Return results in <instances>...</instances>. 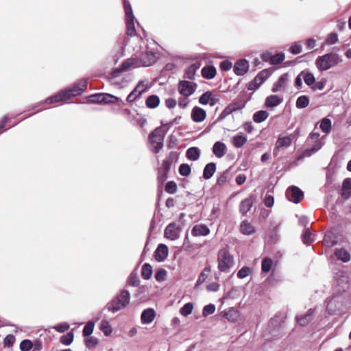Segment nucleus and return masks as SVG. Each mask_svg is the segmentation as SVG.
<instances>
[{"instance_id": "26", "label": "nucleus", "mask_w": 351, "mask_h": 351, "mask_svg": "<svg viewBox=\"0 0 351 351\" xmlns=\"http://www.w3.org/2000/svg\"><path fill=\"white\" fill-rule=\"evenodd\" d=\"M288 80V74L285 73L280 76L278 81L274 84L272 87V92L276 93L281 90L282 88L285 87L286 82Z\"/></svg>"}, {"instance_id": "1", "label": "nucleus", "mask_w": 351, "mask_h": 351, "mask_svg": "<svg viewBox=\"0 0 351 351\" xmlns=\"http://www.w3.org/2000/svg\"><path fill=\"white\" fill-rule=\"evenodd\" d=\"M87 80L82 78L75 82L70 88L61 90L53 95L57 103L70 99L72 97L81 95L87 88Z\"/></svg>"}, {"instance_id": "31", "label": "nucleus", "mask_w": 351, "mask_h": 351, "mask_svg": "<svg viewBox=\"0 0 351 351\" xmlns=\"http://www.w3.org/2000/svg\"><path fill=\"white\" fill-rule=\"evenodd\" d=\"M269 114L267 110H261L254 113L252 119L255 123H260L267 119Z\"/></svg>"}, {"instance_id": "12", "label": "nucleus", "mask_w": 351, "mask_h": 351, "mask_svg": "<svg viewBox=\"0 0 351 351\" xmlns=\"http://www.w3.org/2000/svg\"><path fill=\"white\" fill-rule=\"evenodd\" d=\"M197 84L186 80H180L178 83V91L180 94L184 96H189L195 91Z\"/></svg>"}, {"instance_id": "3", "label": "nucleus", "mask_w": 351, "mask_h": 351, "mask_svg": "<svg viewBox=\"0 0 351 351\" xmlns=\"http://www.w3.org/2000/svg\"><path fill=\"white\" fill-rule=\"evenodd\" d=\"M88 104H118L119 105H125V102L119 97H117L110 93H95L89 95L87 97Z\"/></svg>"}, {"instance_id": "7", "label": "nucleus", "mask_w": 351, "mask_h": 351, "mask_svg": "<svg viewBox=\"0 0 351 351\" xmlns=\"http://www.w3.org/2000/svg\"><path fill=\"white\" fill-rule=\"evenodd\" d=\"M326 302V309L330 315L342 312L346 306L341 296H335Z\"/></svg>"}, {"instance_id": "28", "label": "nucleus", "mask_w": 351, "mask_h": 351, "mask_svg": "<svg viewBox=\"0 0 351 351\" xmlns=\"http://www.w3.org/2000/svg\"><path fill=\"white\" fill-rule=\"evenodd\" d=\"M271 71L269 69H265L260 72L256 75L254 79V82H257L260 86L271 75Z\"/></svg>"}, {"instance_id": "4", "label": "nucleus", "mask_w": 351, "mask_h": 351, "mask_svg": "<svg viewBox=\"0 0 351 351\" xmlns=\"http://www.w3.org/2000/svg\"><path fill=\"white\" fill-rule=\"evenodd\" d=\"M166 133L167 131L164 130L162 127H158L149 133L148 141L153 153L158 154L162 148Z\"/></svg>"}, {"instance_id": "52", "label": "nucleus", "mask_w": 351, "mask_h": 351, "mask_svg": "<svg viewBox=\"0 0 351 351\" xmlns=\"http://www.w3.org/2000/svg\"><path fill=\"white\" fill-rule=\"evenodd\" d=\"M193 308V303L188 302L185 304L180 309V313L181 315H182L184 317H186L189 314L191 313Z\"/></svg>"}, {"instance_id": "24", "label": "nucleus", "mask_w": 351, "mask_h": 351, "mask_svg": "<svg viewBox=\"0 0 351 351\" xmlns=\"http://www.w3.org/2000/svg\"><path fill=\"white\" fill-rule=\"evenodd\" d=\"M105 308L110 312L116 313L122 308H125L122 306L121 302L116 298H113L107 303Z\"/></svg>"}, {"instance_id": "61", "label": "nucleus", "mask_w": 351, "mask_h": 351, "mask_svg": "<svg viewBox=\"0 0 351 351\" xmlns=\"http://www.w3.org/2000/svg\"><path fill=\"white\" fill-rule=\"evenodd\" d=\"M234 111L230 107L229 105H228L221 112V113L219 115V117L217 119L216 121H219L225 119L228 115L233 112Z\"/></svg>"}, {"instance_id": "18", "label": "nucleus", "mask_w": 351, "mask_h": 351, "mask_svg": "<svg viewBox=\"0 0 351 351\" xmlns=\"http://www.w3.org/2000/svg\"><path fill=\"white\" fill-rule=\"evenodd\" d=\"M247 141V136L243 132H239L237 134L232 136L231 143L236 148L243 147Z\"/></svg>"}, {"instance_id": "17", "label": "nucleus", "mask_w": 351, "mask_h": 351, "mask_svg": "<svg viewBox=\"0 0 351 351\" xmlns=\"http://www.w3.org/2000/svg\"><path fill=\"white\" fill-rule=\"evenodd\" d=\"M314 312L315 308H310L305 315L296 316L295 320L297 323L301 326H306L313 319Z\"/></svg>"}, {"instance_id": "5", "label": "nucleus", "mask_w": 351, "mask_h": 351, "mask_svg": "<svg viewBox=\"0 0 351 351\" xmlns=\"http://www.w3.org/2000/svg\"><path fill=\"white\" fill-rule=\"evenodd\" d=\"M122 1L125 10L126 34L130 37L134 36L136 34L134 25L135 17L133 14L131 4L129 2V0H122Z\"/></svg>"}, {"instance_id": "53", "label": "nucleus", "mask_w": 351, "mask_h": 351, "mask_svg": "<svg viewBox=\"0 0 351 351\" xmlns=\"http://www.w3.org/2000/svg\"><path fill=\"white\" fill-rule=\"evenodd\" d=\"M32 341L30 339H25L21 341L19 348L21 351H29L32 348Z\"/></svg>"}, {"instance_id": "51", "label": "nucleus", "mask_w": 351, "mask_h": 351, "mask_svg": "<svg viewBox=\"0 0 351 351\" xmlns=\"http://www.w3.org/2000/svg\"><path fill=\"white\" fill-rule=\"evenodd\" d=\"M186 156L192 160H197V147H191L186 150Z\"/></svg>"}, {"instance_id": "20", "label": "nucleus", "mask_w": 351, "mask_h": 351, "mask_svg": "<svg viewBox=\"0 0 351 351\" xmlns=\"http://www.w3.org/2000/svg\"><path fill=\"white\" fill-rule=\"evenodd\" d=\"M202 76L206 80H212L217 75V69L213 65L204 66L201 69Z\"/></svg>"}, {"instance_id": "43", "label": "nucleus", "mask_w": 351, "mask_h": 351, "mask_svg": "<svg viewBox=\"0 0 351 351\" xmlns=\"http://www.w3.org/2000/svg\"><path fill=\"white\" fill-rule=\"evenodd\" d=\"M127 282L131 287H138L140 280L137 273L134 271H132L128 278Z\"/></svg>"}, {"instance_id": "9", "label": "nucleus", "mask_w": 351, "mask_h": 351, "mask_svg": "<svg viewBox=\"0 0 351 351\" xmlns=\"http://www.w3.org/2000/svg\"><path fill=\"white\" fill-rule=\"evenodd\" d=\"M286 197L289 201L298 204L304 197V193L299 187L291 186L287 189Z\"/></svg>"}, {"instance_id": "55", "label": "nucleus", "mask_w": 351, "mask_h": 351, "mask_svg": "<svg viewBox=\"0 0 351 351\" xmlns=\"http://www.w3.org/2000/svg\"><path fill=\"white\" fill-rule=\"evenodd\" d=\"M85 346L87 348H92L96 346L99 343V340L95 337H88L84 340Z\"/></svg>"}, {"instance_id": "14", "label": "nucleus", "mask_w": 351, "mask_h": 351, "mask_svg": "<svg viewBox=\"0 0 351 351\" xmlns=\"http://www.w3.org/2000/svg\"><path fill=\"white\" fill-rule=\"evenodd\" d=\"M168 253L167 245L164 243H160L154 251V257L157 262L161 263L167 258Z\"/></svg>"}, {"instance_id": "45", "label": "nucleus", "mask_w": 351, "mask_h": 351, "mask_svg": "<svg viewBox=\"0 0 351 351\" xmlns=\"http://www.w3.org/2000/svg\"><path fill=\"white\" fill-rule=\"evenodd\" d=\"M246 102L241 99H234L230 104V107L233 111L243 109L245 106Z\"/></svg>"}, {"instance_id": "37", "label": "nucleus", "mask_w": 351, "mask_h": 351, "mask_svg": "<svg viewBox=\"0 0 351 351\" xmlns=\"http://www.w3.org/2000/svg\"><path fill=\"white\" fill-rule=\"evenodd\" d=\"M301 75H302V78L304 81V83L307 86H313L315 82V77L314 75L308 71H303L301 72Z\"/></svg>"}, {"instance_id": "35", "label": "nucleus", "mask_w": 351, "mask_h": 351, "mask_svg": "<svg viewBox=\"0 0 351 351\" xmlns=\"http://www.w3.org/2000/svg\"><path fill=\"white\" fill-rule=\"evenodd\" d=\"M153 274L152 266L149 263H144L141 268V276L145 280L152 278Z\"/></svg>"}, {"instance_id": "41", "label": "nucleus", "mask_w": 351, "mask_h": 351, "mask_svg": "<svg viewBox=\"0 0 351 351\" xmlns=\"http://www.w3.org/2000/svg\"><path fill=\"white\" fill-rule=\"evenodd\" d=\"M319 128L323 132H324L326 134L329 133L332 128L331 120L327 117L323 118L321 120Z\"/></svg>"}, {"instance_id": "60", "label": "nucleus", "mask_w": 351, "mask_h": 351, "mask_svg": "<svg viewBox=\"0 0 351 351\" xmlns=\"http://www.w3.org/2000/svg\"><path fill=\"white\" fill-rule=\"evenodd\" d=\"M70 326L67 322H62L58 324L55 326L53 327L57 332L63 333L69 330Z\"/></svg>"}, {"instance_id": "2", "label": "nucleus", "mask_w": 351, "mask_h": 351, "mask_svg": "<svg viewBox=\"0 0 351 351\" xmlns=\"http://www.w3.org/2000/svg\"><path fill=\"white\" fill-rule=\"evenodd\" d=\"M342 61L341 57L338 53L330 52L318 56L315 60V65L319 71H324L336 66Z\"/></svg>"}, {"instance_id": "47", "label": "nucleus", "mask_w": 351, "mask_h": 351, "mask_svg": "<svg viewBox=\"0 0 351 351\" xmlns=\"http://www.w3.org/2000/svg\"><path fill=\"white\" fill-rule=\"evenodd\" d=\"M238 311L235 310L234 308H230L228 311L225 312V317L232 322H234L237 320L238 317Z\"/></svg>"}, {"instance_id": "63", "label": "nucleus", "mask_w": 351, "mask_h": 351, "mask_svg": "<svg viewBox=\"0 0 351 351\" xmlns=\"http://www.w3.org/2000/svg\"><path fill=\"white\" fill-rule=\"evenodd\" d=\"M168 172L158 169L157 180L160 184H163L168 178Z\"/></svg>"}, {"instance_id": "48", "label": "nucleus", "mask_w": 351, "mask_h": 351, "mask_svg": "<svg viewBox=\"0 0 351 351\" xmlns=\"http://www.w3.org/2000/svg\"><path fill=\"white\" fill-rule=\"evenodd\" d=\"M273 265V261L270 258H265L262 261L261 263V269L263 272L267 273L269 272L271 267Z\"/></svg>"}, {"instance_id": "58", "label": "nucleus", "mask_w": 351, "mask_h": 351, "mask_svg": "<svg viewBox=\"0 0 351 351\" xmlns=\"http://www.w3.org/2000/svg\"><path fill=\"white\" fill-rule=\"evenodd\" d=\"M16 341L14 335L10 334L6 335V337L3 339V347L4 348H10L12 347L14 342Z\"/></svg>"}, {"instance_id": "29", "label": "nucleus", "mask_w": 351, "mask_h": 351, "mask_svg": "<svg viewBox=\"0 0 351 351\" xmlns=\"http://www.w3.org/2000/svg\"><path fill=\"white\" fill-rule=\"evenodd\" d=\"M146 91V88H142L141 90H138L137 88L134 87V88L130 92V93L128 95L126 101L128 103L133 102L138 99L141 95Z\"/></svg>"}, {"instance_id": "50", "label": "nucleus", "mask_w": 351, "mask_h": 351, "mask_svg": "<svg viewBox=\"0 0 351 351\" xmlns=\"http://www.w3.org/2000/svg\"><path fill=\"white\" fill-rule=\"evenodd\" d=\"M178 172L181 176L187 177L191 173V167L186 163H182L179 167Z\"/></svg>"}, {"instance_id": "46", "label": "nucleus", "mask_w": 351, "mask_h": 351, "mask_svg": "<svg viewBox=\"0 0 351 351\" xmlns=\"http://www.w3.org/2000/svg\"><path fill=\"white\" fill-rule=\"evenodd\" d=\"M302 240L306 245H309L313 242V239L311 238V232L309 228H305L302 234Z\"/></svg>"}, {"instance_id": "22", "label": "nucleus", "mask_w": 351, "mask_h": 351, "mask_svg": "<svg viewBox=\"0 0 351 351\" xmlns=\"http://www.w3.org/2000/svg\"><path fill=\"white\" fill-rule=\"evenodd\" d=\"M282 98L276 95H271L266 97L265 106L267 108H274L282 102Z\"/></svg>"}, {"instance_id": "57", "label": "nucleus", "mask_w": 351, "mask_h": 351, "mask_svg": "<svg viewBox=\"0 0 351 351\" xmlns=\"http://www.w3.org/2000/svg\"><path fill=\"white\" fill-rule=\"evenodd\" d=\"M215 311V306L213 304H209L206 305L202 310V315L204 317L212 315Z\"/></svg>"}, {"instance_id": "44", "label": "nucleus", "mask_w": 351, "mask_h": 351, "mask_svg": "<svg viewBox=\"0 0 351 351\" xmlns=\"http://www.w3.org/2000/svg\"><path fill=\"white\" fill-rule=\"evenodd\" d=\"M95 323L93 321H88L82 330V335L84 337H90L93 332Z\"/></svg>"}, {"instance_id": "30", "label": "nucleus", "mask_w": 351, "mask_h": 351, "mask_svg": "<svg viewBox=\"0 0 351 351\" xmlns=\"http://www.w3.org/2000/svg\"><path fill=\"white\" fill-rule=\"evenodd\" d=\"M216 171V165L214 162L208 163L203 171V178L206 180L210 179Z\"/></svg>"}, {"instance_id": "23", "label": "nucleus", "mask_w": 351, "mask_h": 351, "mask_svg": "<svg viewBox=\"0 0 351 351\" xmlns=\"http://www.w3.org/2000/svg\"><path fill=\"white\" fill-rule=\"evenodd\" d=\"M253 199L252 197H247L242 200L239 204V211L243 216L247 215L252 207Z\"/></svg>"}, {"instance_id": "27", "label": "nucleus", "mask_w": 351, "mask_h": 351, "mask_svg": "<svg viewBox=\"0 0 351 351\" xmlns=\"http://www.w3.org/2000/svg\"><path fill=\"white\" fill-rule=\"evenodd\" d=\"M160 98L157 95H149L145 100V106L149 109H154L160 104Z\"/></svg>"}, {"instance_id": "33", "label": "nucleus", "mask_w": 351, "mask_h": 351, "mask_svg": "<svg viewBox=\"0 0 351 351\" xmlns=\"http://www.w3.org/2000/svg\"><path fill=\"white\" fill-rule=\"evenodd\" d=\"M335 254L339 260L343 263H348L350 260V253L343 248L336 249Z\"/></svg>"}, {"instance_id": "39", "label": "nucleus", "mask_w": 351, "mask_h": 351, "mask_svg": "<svg viewBox=\"0 0 351 351\" xmlns=\"http://www.w3.org/2000/svg\"><path fill=\"white\" fill-rule=\"evenodd\" d=\"M241 232L245 235H250L254 232V227L247 221H243L241 223Z\"/></svg>"}, {"instance_id": "36", "label": "nucleus", "mask_w": 351, "mask_h": 351, "mask_svg": "<svg viewBox=\"0 0 351 351\" xmlns=\"http://www.w3.org/2000/svg\"><path fill=\"white\" fill-rule=\"evenodd\" d=\"M197 66L196 63L192 64L184 69V78L193 80L196 73Z\"/></svg>"}, {"instance_id": "8", "label": "nucleus", "mask_w": 351, "mask_h": 351, "mask_svg": "<svg viewBox=\"0 0 351 351\" xmlns=\"http://www.w3.org/2000/svg\"><path fill=\"white\" fill-rule=\"evenodd\" d=\"M57 103L56 99H53V95L48 97L45 100L39 101L38 103H36L33 105L29 106L26 110L24 111V112H26L27 111L30 110H35L34 112L29 114L27 115V117H29L32 116L33 114L39 112L45 109H47V105H50Z\"/></svg>"}, {"instance_id": "32", "label": "nucleus", "mask_w": 351, "mask_h": 351, "mask_svg": "<svg viewBox=\"0 0 351 351\" xmlns=\"http://www.w3.org/2000/svg\"><path fill=\"white\" fill-rule=\"evenodd\" d=\"M342 190L343 191L341 195L343 197L348 199L351 195V178H346L343 181Z\"/></svg>"}, {"instance_id": "34", "label": "nucleus", "mask_w": 351, "mask_h": 351, "mask_svg": "<svg viewBox=\"0 0 351 351\" xmlns=\"http://www.w3.org/2000/svg\"><path fill=\"white\" fill-rule=\"evenodd\" d=\"M242 291L241 287H232V288L227 292L224 296V299H236L240 297Z\"/></svg>"}, {"instance_id": "25", "label": "nucleus", "mask_w": 351, "mask_h": 351, "mask_svg": "<svg viewBox=\"0 0 351 351\" xmlns=\"http://www.w3.org/2000/svg\"><path fill=\"white\" fill-rule=\"evenodd\" d=\"M130 298V293L127 289L121 290L120 293L116 297L124 308L129 304Z\"/></svg>"}, {"instance_id": "10", "label": "nucleus", "mask_w": 351, "mask_h": 351, "mask_svg": "<svg viewBox=\"0 0 351 351\" xmlns=\"http://www.w3.org/2000/svg\"><path fill=\"white\" fill-rule=\"evenodd\" d=\"M181 227L176 222H171L168 224L164 230V237L171 241H175L179 238Z\"/></svg>"}, {"instance_id": "49", "label": "nucleus", "mask_w": 351, "mask_h": 351, "mask_svg": "<svg viewBox=\"0 0 351 351\" xmlns=\"http://www.w3.org/2000/svg\"><path fill=\"white\" fill-rule=\"evenodd\" d=\"M167 271L164 268H158L155 272V279L158 282H162L165 280Z\"/></svg>"}, {"instance_id": "64", "label": "nucleus", "mask_w": 351, "mask_h": 351, "mask_svg": "<svg viewBox=\"0 0 351 351\" xmlns=\"http://www.w3.org/2000/svg\"><path fill=\"white\" fill-rule=\"evenodd\" d=\"M232 67V63L228 60H225L220 62L219 68L223 71H228Z\"/></svg>"}, {"instance_id": "11", "label": "nucleus", "mask_w": 351, "mask_h": 351, "mask_svg": "<svg viewBox=\"0 0 351 351\" xmlns=\"http://www.w3.org/2000/svg\"><path fill=\"white\" fill-rule=\"evenodd\" d=\"M218 103H219V95H213L210 90L204 93L199 97V104L202 105L208 104L210 106H214Z\"/></svg>"}, {"instance_id": "15", "label": "nucleus", "mask_w": 351, "mask_h": 351, "mask_svg": "<svg viewBox=\"0 0 351 351\" xmlns=\"http://www.w3.org/2000/svg\"><path fill=\"white\" fill-rule=\"evenodd\" d=\"M156 313L153 308L144 309L141 314V322L143 324H151L155 319Z\"/></svg>"}, {"instance_id": "6", "label": "nucleus", "mask_w": 351, "mask_h": 351, "mask_svg": "<svg viewBox=\"0 0 351 351\" xmlns=\"http://www.w3.org/2000/svg\"><path fill=\"white\" fill-rule=\"evenodd\" d=\"M218 269L221 272L228 273L234 265V258L226 249L218 252Z\"/></svg>"}, {"instance_id": "59", "label": "nucleus", "mask_w": 351, "mask_h": 351, "mask_svg": "<svg viewBox=\"0 0 351 351\" xmlns=\"http://www.w3.org/2000/svg\"><path fill=\"white\" fill-rule=\"evenodd\" d=\"M284 325L283 321H279L277 317H274L270 319L268 326L269 328H281Z\"/></svg>"}, {"instance_id": "62", "label": "nucleus", "mask_w": 351, "mask_h": 351, "mask_svg": "<svg viewBox=\"0 0 351 351\" xmlns=\"http://www.w3.org/2000/svg\"><path fill=\"white\" fill-rule=\"evenodd\" d=\"M302 45L299 43L295 42L290 47L289 51L294 55H297L302 52Z\"/></svg>"}, {"instance_id": "16", "label": "nucleus", "mask_w": 351, "mask_h": 351, "mask_svg": "<svg viewBox=\"0 0 351 351\" xmlns=\"http://www.w3.org/2000/svg\"><path fill=\"white\" fill-rule=\"evenodd\" d=\"M233 70L237 75H245L249 70L248 62L245 59L237 61L234 65Z\"/></svg>"}, {"instance_id": "42", "label": "nucleus", "mask_w": 351, "mask_h": 351, "mask_svg": "<svg viewBox=\"0 0 351 351\" xmlns=\"http://www.w3.org/2000/svg\"><path fill=\"white\" fill-rule=\"evenodd\" d=\"M74 339V333L73 331H69L66 334L63 335L60 339V342L64 346L71 345Z\"/></svg>"}, {"instance_id": "54", "label": "nucleus", "mask_w": 351, "mask_h": 351, "mask_svg": "<svg viewBox=\"0 0 351 351\" xmlns=\"http://www.w3.org/2000/svg\"><path fill=\"white\" fill-rule=\"evenodd\" d=\"M285 58V56L283 53H278L275 55H272L271 64L277 65L282 63Z\"/></svg>"}, {"instance_id": "13", "label": "nucleus", "mask_w": 351, "mask_h": 351, "mask_svg": "<svg viewBox=\"0 0 351 351\" xmlns=\"http://www.w3.org/2000/svg\"><path fill=\"white\" fill-rule=\"evenodd\" d=\"M293 135L291 134L289 136H282L280 135L278 138L277 139L275 148L274 149V155L276 156L278 154V150L283 148L289 147L292 142Z\"/></svg>"}, {"instance_id": "19", "label": "nucleus", "mask_w": 351, "mask_h": 351, "mask_svg": "<svg viewBox=\"0 0 351 351\" xmlns=\"http://www.w3.org/2000/svg\"><path fill=\"white\" fill-rule=\"evenodd\" d=\"M141 61L144 66H149L156 62V59L155 53L153 51H147L141 56Z\"/></svg>"}, {"instance_id": "40", "label": "nucleus", "mask_w": 351, "mask_h": 351, "mask_svg": "<svg viewBox=\"0 0 351 351\" xmlns=\"http://www.w3.org/2000/svg\"><path fill=\"white\" fill-rule=\"evenodd\" d=\"M309 98L306 95H301L297 98L295 106L297 108L302 109L309 105Z\"/></svg>"}, {"instance_id": "21", "label": "nucleus", "mask_w": 351, "mask_h": 351, "mask_svg": "<svg viewBox=\"0 0 351 351\" xmlns=\"http://www.w3.org/2000/svg\"><path fill=\"white\" fill-rule=\"evenodd\" d=\"M212 149L213 154L216 157L221 158L226 154V146L223 143L217 141L214 143Z\"/></svg>"}, {"instance_id": "38", "label": "nucleus", "mask_w": 351, "mask_h": 351, "mask_svg": "<svg viewBox=\"0 0 351 351\" xmlns=\"http://www.w3.org/2000/svg\"><path fill=\"white\" fill-rule=\"evenodd\" d=\"M99 329L103 332L106 337L110 336L112 332V328L111 325L110 324L109 322L106 319H103L101 322Z\"/></svg>"}, {"instance_id": "56", "label": "nucleus", "mask_w": 351, "mask_h": 351, "mask_svg": "<svg viewBox=\"0 0 351 351\" xmlns=\"http://www.w3.org/2000/svg\"><path fill=\"white\" fill-rule=\"evenodd\" d=\"M177 189V184L174 181H169L165 185V191L169 194H174Z\"/></svg>"}]
</instances>
